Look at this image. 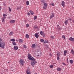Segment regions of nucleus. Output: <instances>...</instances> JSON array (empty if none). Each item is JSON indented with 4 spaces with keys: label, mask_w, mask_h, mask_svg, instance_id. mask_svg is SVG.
Listing matches in <instances>:
<instances>
[{
    "label": "nucleus",
    "mask_w": 74,
    "mask_h": 74,
    "mask_svg": "<svg viewBox=\"0 0 74 74\" xmlns=\"http://www.w3.org/2000/svg\"><path fill=\"white\" fill-rule=\"evenodd\" d=\"M32 60V62H31V64L32 66H34V65L36 64V63H37V62L35 60V59L34 58V60Z\"/></svg>",
    "instance_id": "f257e3e1"
},
{
    "label": "nucleus",
    "mask_w": 74,
    "mask_h": 74,
    "mask_svg": "<svg viewBox=\"0 0 74 74\" xmlns=\"http://www.w3.org/2000/svg\"><path fill=\"white\" fill-rule=\"evenodd\" d=\"M5 46V43L4 42H2L0 43V47L2 48L3 49H4V46Z\"/></svg>",
    "instance_id": "f03ea898"
},
{
    "label": "nucleus",
    "mask_w": 74,
    "mask_h": 74,
    "mask_svg": "<svg viewBox=\"0 0 74 74\" xmlns=\"http://www.w3.org/2000/svg\"><path fill=\"white\" fill-rule=\"evenodd\" d=\"M28 58L29 60H32L34 59V58L32 57V56L30 54H28Z\"/></svg>",
    "instance_id": "7ed1b4c3"
},
{
    "label": "nucleus",
    "mask_w": 74,
    "mask_h": 74,
    "mask_svg": "<svg viewBox=\"0 0 74 74\" xmlns=\"http://www.w3.org/2000/svg\"><path fill=\"white\" fill-rule=\"evenodd\" d=\"M20 63V64H22V66H23V64H24V61L22 59H21L19 61Z\"/></svg>",
    "instance_id": "20e7f679"
},
{
    "label": "nucleus",
    "mask_w": 74,
    "mask_h": 74,
    "mask_svg": "<svg viewBox=\"0 0 74 74\" xmlns=\"http://www.w3.org/2000/svg\"><path fill=\"white\" fill-rule=\"evenodd\" d=\"M15 22V20H12L10 21V23H14Z\"/></svg>",
    "instance_id": "39448f33"
},
{
    "label": "nucleus",
    "mask_w": 74,
    "mask_h": 74,
    "mask_svg": "<svg viewBox=\"0 0 74 74\" xmlns=\"http://www.w3.org/2000/svg\"><path fill=\"white\" fill-rule=\"evenodd\" d=\"M68 21H69V19H68L67 20H65V21L64 23L65 25H67V23Z\"/></svg>",
    "instance_id": "423d86ee"
},
{
    "label": "nucleus",
    "mask_w": 74,
    "mask_h": 74,
    "mask_svg": "<svg viewBox=\"0 0 74 74\" xmlns=\"http://www.w3.org/2000/svg\"><path fill=\"white\" fill-rule=\"evenodd\" d=\"M69 40L71 41H74V38L72 37H71L69 38Z\"/></svg>",
    "instance_id": "0eeeda50"
},
{
    "label": "nucleus",
    "mask_w": 74,
    "mask_h": 74,
    "mask_svg": "<svg viewBox=\"0 0 74 74\" xmlns=\"http://www.w3.org/2000/svg\"><path fill=\"white\" fill-rule=\"evenodd\" d=\"M18 47L17 46H14V50H18Z\"/></svg>",
    "instance_id": "6e6552de"
},
{
    "label": "nucleus",
    "mask_w": 74,
    "mask_h": 74,
    "mask_svg": "<svg viewBox=\"0 0 74 74\" xmlns=\"http://www.w3.org/2000/svg\"><path fill=\"white\" fill-rule=\"evenodd\" d=\"M29 12H30L31 14L32 15H34V12H33L32 10H30Z\"/></svg>",
    "instance_id": "1a4fd4ad"
},
{
    "label": "nucleus",
    "mask_w": 74,
    "mask_h": 74,
    "mask_svg": "<svg viewBox=\"0 0 74 74\" xmlns=\"http://www.w3.org/2000/svg\"><path fill=\"white\" fill-rule=\"evenodd\" d=\"M61 5L64 7V1H62Z\"/></svg>",
    "instance_id": "9d476101"
},
{
    "label": "nucleus",
    "mask_w": 74,
    "mask_h": 74,
    "mask_svg": "<svg viewBox=\"0 0 74 74\" xmlns=\"http://www.w3.org/2000/svg\"><path fill=\"white\" fill-rule=\"evenodd\" d=\"M14 34V32L12 31H11L9 33V36H11Z\"/></svg>",
    "instance_id": "9b49d317"
},
{
    "label": "nucleus",
    "mask_w": 74,
    "mask_h": 74,
    "mask_svg": "<svg viewBox=\"0 0 74 74\" xmlns=\"http://www.w3.org/2000/svg\"><path fill=\"white\" fill-rule=\"evenodd\" d=\"M57 26L58 30H61V28H60V27H59V26L58 25H57Z\"/></svg>",
    "instance_id": "f8f14e48"
},
{
    "label": "nucleus",
    "mask_w": 74,
    "mask_h": 74,
    "mask_svg": "<svg viewBox=\"0 0 74 74\" xmlns=\"http://www.w3.org/2000/svg\"><path fill=\"white\" fill-rule=\"evenodd\" d=\"M36 47V45L34 44H33L32 46V48H34Z\"/></svg>",
    "instance_id": "ddd939ff"
},
{
    "label": "nucleus",
    "mask_w": 74,
    "mask_h": 74,
    "mask_svg": "<svg viewBox=\"0 0 74 74\" xmlns=\"http://www.w3.org/2000/svg\"><path fill=\"white\" fill-rule=\"evenodd\" d=\"M54 17V14L53 13H52V15L50 16V19H51Z\"/></svg>",
    "instance_id": "4468645a"
},
{
    "label": "nucleus",
    "mask_w": 74,
    "mask_h": 74,
    "mask_svg": "<svg viewBox=\"0 0 74 74\" xmlns=\"http://www.w3.org/2000/svg\"><path fill=\"white\" fill-rule=\"evenodd\" d=\"M34 36H35V37H36V38H38V37H39V35H37V34H35Z\"/></svg>",
    "instance_id": "2eb2a0df"
},
{
    "label": "nucleus",
    "mask_w": 74,
    "mask_h": 74,
    "mask_svg": "<svg viewBox=\"0 0 74 74\" xmlns=\"http://www.w3.org/2000/svg\"><path fill=\"white\" fill-rule=\"evenodd\" d=\"M67 50H65L64 51V56H66V53H67Z\"/></svg>",
    "instance_id": "dca6fc26"
},
{
    "label": "nucleus",
    "mask_w": 74,
    "mask_h": 74,
    "mask_svg": "<svg viewBox=\"0 0 74 74\" xmlns=\"http://www.w3.org/2000/svg\"><path fill=\"white\" fill-rule=\"evenodd\" d=\"M12 44H13V45H16V42H12Z\"/></svg>",
    "instance_id": "f3484780"
},
{
    "label": "nucleus",
    "mask_w": 74,
    "mask_h": 74,
    "mask_svg": "<svg viewBox=\"0 0 74 74\" xmlns=\"http://www.w3.org/2000/svg\"><path fill=\"white\" fill-rule=\"evenodd\" d=\"M40 34L41 35H42L44 34V32H42V31H41L40 32Z\"/></svg>",
    "instance_id": "a211bd4d"
},
{
    "label": "nucleus",
    "mask_w": 74,
    "mask_h": 74,
    "mask_svg": "<svg viewBox=\"0 0 74 74\" xmlns=\"http://www.w3.org/2000/svg\"><path fill=\"white\" fill-rule=\"evenodd\" d=\"M19 42H23V40L22 39H19Z\"/></svg>",
    "instance_id": "6ab92c4d"
},
{
    "label": "nucleus",
    "mask_w": 74,
    "mask_h": 74,
    "mask_svg": "<svg viewBox=\"0 0 74 74\" xmlns=\"http://www.w3.org/2000/svg\"><path fill=\"white\" fill-rule=\"evenodd\" d=\"M26 37L27 38H29V35L26 34Z\"/></svg>",
    "instance_id": "aec40b11"
},
{
    "label": "nucleus",
    "mask_w": 74,
    "mask_h": 74,
    "mask_svg": "<svg viewBox=\"0 0 74 74\" xmlns=\"http://www.w3.org/2000/svg\"><path fill=\"white\" fill-rule=\"evenodd\" d=\"M26 5H28L29 4V2L28 1H27L26 2Z\"/></svg>",
    "instance_id": "412c9836"
},
{
    "label": "nucleus",
    "mask_w": 74,
    "mask_h": 74,
    "mask_svg": "<svg viewBox=\"0 0 74 74\" xmlns=\"http://www.w3.org/2000/svg\"><path fill=\"white\" fill-rule=\"evenodd\" d=\"M11 41H13V42H14L15 40L14 39H10Z\"/></svg>",
    "instance_id": "4be33fe9"
},
{
    "label": "nucleus",
    "mask_w": 74,
    "mask_h": 74,
    "mask_svg": "<svg viewBox=\"0 0 74 74\" xmlns=\"http://www.w3.org/2000/svg\"><path fill=\"white\" fill-rule=\"evenodd\" d=\"M26 73L27 74H30V72L29 71H26Z\"/></svg>",
    "instance_id": "5701e85b"
},
{
    "label": "nucleus",
    "mask_w": 74,
    "mask_h": 74,
    "mask_svg": "<svg viewBox=\"0 0 74 74\" xmlns=\"http://www.w3.org/2000/svg\"><path fill=\"white\" fill-rule=\"evenodd\" d=\"M70 62L71 63V64H73V61L72 60H70Z\"/></svg>",
    "instance_id": "b1692460"
},
{
    "label": "nucleus",
    "mask_w": 74,
    "mask_h": 74,
    "mask_svg": "<svg viewBox=\"0 0 74 74\" xmlns=\"http://www.w3.org/2000/svg\"><path fill=\"white\" fill-rule=\"evenodd\" d=\"M40 41L41 42H44V40L42 39H40Z\"/></svg>",
    "instance_id": "393cba45"
},
{
    "label": "nucleus",
    "mask_w": 74,
    "mask_h": 74,
    "mask_svg": "<svg viewBox=\"0 0 74 74\" xmlns=\"http://www.w3.org/2000/svg\"><path fill=\"white\" fill-rule=\"evenodd\" d=\"M48 43V42L46 40L44 42V44H47V43Z\"/></svg>",
    "instance_id": "a878e982"
},
{
    "label": "nucleus",
    "mask_w": 74,
    "mask_h": 74,
    "mask_svg": "<svg viewBox=\"0 0 74 74\" xmlns=\"http://www.w3.org/2000/svg\"><path fill=\"white\" fill-rule=\"evenodd\" d=\"M53 65H50V68H53Z\"/></svg>",
    "instance_id": "bb28decb"
},
{
    "label": "nucleus",
    "mask_w": 74,
    "mask_h": 74,
    "mask_svg": "<svg viewBox=\"0 0 74 74\" xmlns=\"http://www.w3.org/2000/svg\"><path fill=\"white\" fill-rule=\"evenodd\" d=\"M51 39H52V40H53V39H54V36H51Z\"/></svg>",
    "instance_id": "cd10ccee"
},
{
    "label": "nucleus",
    "mask_w": 74,
    "mask_h": 74,
    "mask_svg": "<svg viewBox=\"0 0 74 74\" xmlns=\"http://www.w3.org/2000/svg\"><path fill=\"white\" fill-rule=\"evenodd\" d=\"M71 53H72V54H74V51L73 50H71Z\"/></svg>",
    "instance_id": "c85d7f7f"
},
{
    "label": "nucleus",
    "mask_w": 74,
    "mask_h": 74,
    "mask_svg": "<svg viewBox=\"0 0 74 74\" xmlns=\"http://www.w3.org/2000/svg\"><path fill=\"white\" fill-rule=\"evenodd\" d=\"M3 16H4V17L7 16V14H3Z\"/></svg>",
    "instance_id": "c756f323"
},
{
    "label": "nucleus",
    "mask_w": 74,
    "mask_h": 74,
    "mask_svg": "<svg viewBox=\"0 0 74 74\" xmlns=\"http://www.w3.org/2000/svg\"><path fill=\"white\" fill-rule=\"evenodd\" d=\"M21 8V7H20L19 8H16L17 10H19Z\"/></svg>",
    "instance_id": "7c9ffc66"
},
{
    "label": "nucleus",
    "mask_w": 74,
    "mask_h": 74,
    "mask_svg": "<svg viewBox=\"0 0 74 74\" xmlns=\"http://www.w3.org/2000/svg\"><path fill=\"white\" fill-rule=\"evenodd\" d=\"M26 27H29V24H27L26 25Z\"/></svg>",
    "instance_id": "2f4dec72"
},
{
    "label": "nucleus",
    "mask_w": 74,
    "mask_h": 74,
    "mask_svg": "<svg viewBox=\"0 0 74 74\" xmlns=\"http://www.w3.org/2000/svg\"><path fill=\"white\" fill-rule=\"evenodd\" d=\"M57 70L58 71H60V70H61V69L60 68H58Z\"/></svg>",
    "instance_id": "473e14b6"
},
{
    "label": "nucleus",
    "mask_w": 74,
    "mask_h": 74,
    "mask_svg": "<svg viewBox=\"0 0 74 74\" xmlns=\"http://www.w3.org/2000/svg\"><path fill=\"white\" fill-rule=\"evenodd\" d=\"M43 8L44 9H45L47 8V6H44L43 7Z\"/></svg>",
    "instance_id": "72a5a7b5"
},
{
    "label": "nucleus",
    "mask_w": 74,
    "mask_h": 74,
    "mask_svg": "<svg viewBox=\"0 0 74 74\" xmlns=\"http://www.w3.org/2000/svg\"><path fill=\"white\" fill-rule=\"evenodd\" d=\"M9 11H10V12H11V8H10V7H9Z\"/></svg>",
    "instance_id": "f704fd0d"
},
{
    "label": "nucleus",
    "mask_w": 74,
    "mask_h": 74,
    "mask_svg": "<svg viewBox=\"0 0 74 74\" xmlns=\"http://www.w3.org/2000/svg\"><path fill=\"white\" fill-rule=\"evenodd\" d=\"M34 28L35 29H37V28H38V27H37V26L36 25H35L34 26Z\"/></svg>",
    "instance_id": "c9c22d12"
},
{
    "label": "nucleus",
    "mask_w": 74,
    "mask_h": 74,
    "mask_svg": "<svg viewBox=\"0 0 74 74\" xmlns=\"http://www.w3.org/2000/svg\"><path fill=\"white\" fill-rule=\"evenodd\" d=\"M62 38H64V39H65V38H65V36L63 35V36H62Z\"/></svg>",
    "instance_id": "e433bc0d"
},
{
    "label": "nucleus",
    "mask_w": 74,
    "mask_h": 74,
    "mask_svg": "<svg viewBox=\"0 0 74 74\" xmlns=\"http://www.w3.org/2000/svg\"><path fill=\"white\" fill-rule=\"evenodd\" d=\"M37 16H34V19H37Z\"/></svg>",
    "instance_id": "4c0bfd02"
},
{
    "label": "nucleus",
    "mask_w": 74,
    "mask_h": 74,
    "mask_svg": "<svg viewBox=\"0 0 74 74\" xmlns=\"http://www.w3.org/2000/svg\"><path fill=\"white\" fill-rule=\"evenodd\" d=\"M3 41H2V40H1V38H0V43H2V42H3Z\"/></svg>",
    "instance_id": "58836bf2"
},
{
    "label": "nucleus",
    "mask_w": 74,
    "mask_h": 74,
    "mask_svg": "<svg viewBox=\"0 0 74 74\" xmlns=\"http://www.w3.org/2000/svg\"><path fill=\"white\" fill-rule=\"evenodd\" d=\"M44 6H47V3H44Z\"/></svg>",
    "instance_id": "ea45409f"
},
{
    "label": "nucleus",
    "mask_w": 74,
    "mask_h": 74,
    "mask_svg": "<svg viewBox=\"0 0 74 74\" xmlns=\"http://www.w3.org/2000/svg\"><path fill=\"white\" fill-rule=\"evenodd\" d=\"M57 56H60V53H57Z\"/></svg>",
    "instance_id": "a19ab883"
},
{
    "label": "nucleus",
    "mask_w": 74,
    "mask_h": 74,
    "mask_svg": "<svg viewBox=\"0 0 74 74\" xmlns=\"http://www.w3.org/2000/svg\"><path fill=\"white\" fill-rule=\"evenodd\" d=\"M59 56H58L57 57V60H59Z\"/></svg>",
    "instance_id": "79ce46f5"
},
{
    "label": "nucleus",
    "mask_w": 74,
    "mask_h": 74,
    "mask_svg": "<svg viewBox=\"0 0 74 74\" xmlns=\"http://www.w3.org/2000/svg\"><path fill=\"white\" fill-rule=\"evenodd\" d=\"M62 64H63V65H64V66L66 65V64H65V63H64L63 62L62 63Z\"/></svg>",
    "instance_id": "37998d69"
},
{
    "label": "nucleus",
    "mask_w": 74,
    "mask_h": 74,
    "mask_svg": "<svg viewBox=\"0 0 74 74\" xmlns=\"http://www.w3.org/2000/svg\"><path fill=\"white\" fill-rule=\"evenodd\" d=\"M23 47H24V48H27L26 46V45H24L23 46Z\"/></svg>",
    "instance_id": "c03bdc74"
},
{
    "label": "nucleus",
    "mask_w": 74,
    "mask_h": 74,
    "mask_svg": "<svg viewBox=\"0 0 74 74\" xmlns=\"http://www.w3.org/2000/svg\"><path fill=\"white\" fill-rule=\"evenodd\" d=\"M2 22H4V19H2Z\"/></svg>",
    "instance_id": "a18cd8bd"
},
{
    "label": "nucleus",
    "mask_w": 74,
    "mask_h": 74,
    "mask_svg": "<svg viewBox=\"0 0 74 74\" xmlns=\"http://www.w3.org/2000/svg\"><path fill=\"white\" fill-rule=\"evenodd\" d=\"M49 56H52V54L51 53H50L49 54Z\"/></svg>",
    "instance_id": "49530a36"
},
{
    "label": "nucleus",
    "mask_w": 74,
    "mask_h": 74,
    "mask_svg": "<svg viewBox=\"0 0 74 74\" xmlns=\"http://www.w3.org/2000/svg\"><path fill=\"white\" fill-rule=\"evenodd\" d=\"M27 15H30V14L29 12H28L27 13Z\"/></svg>",
    "instance_id": "de8ad7c7"
},
{
    "label": "nucleus",
    "mask_w": 74,
    "mask_h": 74,
    "mask_svg": "<svg viewBox=\"0 0 74 74\" xmlns=\"http://www.w3.org/2000/svg\"><path fill=\"white\" fill-rule=\"evenodd\" d=\"M51 5H53V6L54 5V3H52L51 4Z\"/></svg>",
    "instance_id": "09e8293b"
},
{
    "label": "nucleus",
    "mask_w": 74,
    "mask_h": 74,
    "mask_svg": "<svg viewBox=\"0 0 74 74\" xmlns=\"http://www.w3.org/2000/svg\"><path fill=\"white\" fill-rule=\"evenodd\" d=\"M27 21V20H25V22L26 23V21Z\"/></svg>",
    "instance_id": "8fccbe9b"
},
{
    "label": "nucleus",
    "mask_w": 74,
    "mask_h": 74,
    "mask_svg": "<svg viewBox=\"0 0 74 74\" xmlns=\"http://www.w3.org/2000/svg\"><path fill=\"white\" fill-rule=\"evenodd\" d=\"M1 6H0V11L1 10Z\"/></svg>",
    "instance_id": "3c124183"
},
{
    "label": "nucleus",
    "mask_w": 74,
    "mask_h": 74,
    "mask_svg": "<svg viewBox=\"0 0 74 74\" xmlns=\"http://www.w3.org/2000/svg\"><path fill=\"white\" fill-rule=\"evenodd\" d=\"M38 33H36V34H37V35H38Z\"/></svg>",
    "instance_id": "603ef678"
},
{
    "label": "nucleus",
    "mask_w": 74,
    "mask_h": 74,
    "mask_svg": "<svg viewBox=\"0 0 74 74\" xmlns=\"http://www.w3.org/2000/svg\"><path fill=\"white\" fill-rule=\"evenodd\" d=\"M3 5L5 6V3H4Z\"/></svg>",
    "instance_id": "864d4df0"
},
{
    "label": "nucleus",
    "mask_w": 74,
    "mask_h": 74,
    "mask_svg": "<svg viewBox=\"0 0 74 74\" xmlns=\"http://www.w3.org/2000/svg\"><path fill=\"white\" fill-rule=\"evenodd\" d=\"M45 35H43V37H45Z\"/></svg>",
    "instance_id": "5fc2aeb1"
},
{
    "label": "nucleus",
    "mask_w": 74,
    "mask_h": 74,
    "mask_svg": "<svg viewBox=\"0 0 74 74\" xmlns=\"http://www.w3.org/2000/svg\"><path fill=\"white\" fill-rule=\"evenodd\" d=\"M46 47L47 48H48V46H46Z\"/></svg>",
    "instance_id": "6e6d98bb"
},
{
    "label": "nucleus",
    "mask_w": 74,
    "mask_h": 74,
    "mask_svg": "<svg viewBox=\"0 0 74 74\" xmlns=\"http://www.w3.org/2000/svg\"><path fill=\"white\" fill-rule=\"evenodd\" d=\"M69 20H70V21H71V19H69Z\"/></svg>",
    "instance_id": "4d7b16f0"
},
{
    "label": "nucleus",
    "mask_w": 74,
    "mask_h": 74,
    "mask_svg": "<svg viewBox=\"0 0 74 74\" xmlns=\"http://www.w3.org/2000/svg\"><path fill=\"white\" fill-rule=\"evenodd\" d=\"M73 22L74 23V20H73Z\"/></svg>",
    "instance_id": "13d9d810"
},
{
    "label": "nucleus",
    "mask_w": 74,
    "mask_h": 74,
    "mask_svg": "<svg viewBox=\"0 0 74 74\" xmlns=\"http://www.w3.org/2000/svg\"><path fill=\"white\" fill-rule=\"evenodd\" d=\"M16 41H18V40H16Z\"/></svg>",
    "instance_id": "bf43d9fd"
},
{
    "label": "nucleus",
    "mask_w": 74,
    "mask_h": 74,
    "mask_svg": "<svg viewBox=\"0 0 74 74\" xmlns=\"http://www.w3.org/2000/svg\"><path fill=\"white\" fill-rule=\"evenodd\" d=\"M67 62L68 63V60H67Z\"/></svg>",
    "instance_id": "052dcab7"
},
{
    "label": "nucleus",
    "mask_w": 74,
    "mask_h": 74,
    "mask_svg": "<svg viewBox=\"0 0 74 74\" xmlns=\"http://www.w3.org/2000/svg\"><path fill=\"white\" fill-rule=\"evenodd\" d=\"M36 19H34V20H35Z\"/></svg>",
    "instance_id": "680f3d73"
},
{
    "label": "nucleus",
    "mask_w": 74,
    "mask_h": 74,
    "mask_svg": "<svg viewBox=\"0 0 74 74\" xmlns=\"http://www.w3.org/2000/svg\"><path fill=\"white\" fill-rule=\"evenodd\" d=\"M10 63V62H8V63Z\"/></svg>",
    "instance_id": "e2e57ef3"
},
{
    "label": "nucleus",
    "mask_w": 74,
    "mask_h": 74,
    "mask_svg": "<svg viewBox=\"0 0 74 74\" xmlns=\"http://www.w3.org/2000/svg\"><path fill=\"white\" fill-rule=\"evenodd\" d=\"M35 74H37V73H35Z\"/></svg>",
    "instance_id": "0e129e2a"
},
{
    "label": "nucleus",
    "mask_w": 74,
    "mask_h": 74,
    "mask_svg": "<svg viewBox=\"0 0 74 74\" xmlns=\"http://www.w3.org/2000/svg\"><path fill=\"white\" fill-rule=\"evenodd\" d=\"M50 51H51V50H50Z\"/></svg>",
    "instance_id": "69168bd1"
},
{
    "label": "nucleus",
    "mask_w": 74,
    "mask_h": 74,
    "mask_svg": "<svg viewBox=\"0 0 74 74\" xmlns=\"http://www.w3.org/2000/svg\"><path fill=\"white\" fill-rule=\"evenodd\" d=\"M38 56H39V55H38Z\"/></svg>",
    "instance_id": "338daca9"
},
{
    "label": "nucleus",
    "mask_w": 74,
    "mask_h": 74,
    "mask_svg": "<svg viewBox=\"0 0 74 74\" xmlns=\"http://www.w3.org/2000/svg\"><path fill=\"white\" fill-rule=\"evenodd\" d=\"M11 68H12V67L10 68V69H11Z\"/></svg>",
    "instance_id": "774afa93"
}]
</instances>
